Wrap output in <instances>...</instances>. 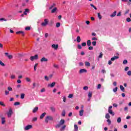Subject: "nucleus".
Wrapping results in <instances>:
<instances>
[{"label":"nucleus","instance_id":"nucleus-1","mask_svg":"<svg viewBox=\"0 0 131 131\" xmlns=\"http://www.w3.org/2000/svg\"><path fill=\"white\" fill-rule=\"evenodd\" d=\"M49 120L53 121V120H54V118H53V117L51 116H48L46 117V118L45 119L46 123H49Z\"/></svg>","mask_w":131,"mask_h":131},{"label":"nucleus","instance_id":"nucleus-2","mask_svg":"<svg viewBox=\"0 0 131 131\" xmlns=\"http://www.w3.org/2000/svg\"><path fill=\"white\" fill-rule=\"evenodd\" d=\"M37 59H38V55L37 54H36L33 56H31L30 58V60H31V61H34V60H37Z\"/></svg>","mask_w":131,"mask_h":131},{"label":"nucleus","instance_id":"nucleus-3","mask_svg":"<svg viewBox=\"0 0 131 131\" xmlns=\"http://www.w3.org/2000/svg\"><path fill=\"white\" fill-rule=\"evenodd\" d=\"M47 24H49V19H45L44 20V22L42 23L41 24V26L45 27V26H47Z\"/></svg>","mask_w":131,"mask_h":131},{"label":"nucleus","instance_id":"nucleus-4","mask_svg":"<svg viewBox=\"0 0 131 131\" xmlns=\"http://www.w3.org/2000/svg\"><path fill=\"white\" fill-rule=\"evenodd\" d=\"M32 128V125H28L26 126L24 128L25 130H29V129H31Z\"/></svg>","mask_w":131,"mask_h":131},{"label":"nucleus","instance_id":"nucleus-5","mask_svg":"<svg viewBox=\"0 0 131 131\" xmlns=\"http://www.w3.org/2000/svg\"><path fill=\"white\" fill-rule=\"evenodd\" d=\"M86 72H88V71H87L86 70L84 69H80V70H79V73L80 74H82V73H86Z\"/></svg>","mask_w":131,"mask_h":131},{"label":"nucleus","instance_id":"nucleus-6","mask_svg":"<svg viewBox=\"0 0 131 131\" xmlns=\"http://www.w3.org/2000/svg\"><path fill=\"white\" fill-rule=\"evenodd\" d=\"M12 114H13V111L12 110V108H10L7 113L8 117H11Z\"/></svg>","mask_w":131,"mask_h":131},{"label":"nucleus","instance_id":"nucleus-7","mask_svg":"<svg viewBox=\"0 0 131 131\" xmlns=\"http://www.w3.org/2000/svg\"><path fill=\"white\" fill-rule=\"evenodd\" d=\"M52 48L54 50H58V48H59V45L58 44L57 45L53 44L52 45Z\"/></svg>","mask_w":131,"mask_h":131},{"label":"nucleus","instance_id":"nucleus-8","mask_svg":"<svg viewBox=\"0 0 131 131\" xmlns=\"http://www.w3.org/2000/svg\"><path fill=\"white\" fill-rule=\"evenodd\" d=\"M16 34H21L22 36H24V35H25L24 32L23 31L16 32Z\"/></svg>","mask_w":131,"mask_h":131},{"label":"nucleus","instance_id":"nucleus-9","mask_svg":"<svg viewBox=\"0 0 131 131\" xmlns=\"http://www.w3.org/2000/svg\"><path fill=\"white\" fill-rule=\"evenodd\" d=\"M108 112L110 114L112 115V116H114V115H115V113L113 112V111H112V110H108Z\"/></svg>","mask_w":131,"mask_h":131},{"label":"nucleus","instance_id":"nucleus-10","mask_svg":"<svg viewBox=\"0 0 131 131\" xmlns=\"http://www.w3.org/2000/svg\"><path fill=\"white\" fill-rule=\"evenodd\" d=\"M48 58H46V57H42L41 59H40V62H48Z\"/></svg>","mask_w":131,"mask_h":131},{"label":"nucleus","instance_id":"nucleus-11","mask_svg":"<svg viewBox=\"0 0 131 131\" xmlns=\"http://www.w3.org/2000/svg\"><path fill=\"white\" fill-rule=\"evenodd\" d=\"M55 85H56V82H52L51 84H48V86L50 87V88H54V86H55Z\"/></svg>","mask_w":131,"mask_h":131},{"label":"nucleus","instance_id":"nucleus-12","mask_svg":"<svg viewBox=\"0 0 131 131\" xmlns=\"http://www.w3.org/2000/svg\"><path fill=\"white\" fill-rule=\"evenodd\" d=\"M1 119H2V124H5V123H6V118L2 117L1 118Z\"/></svg>","mask_w":131,"mask_h":131},{"label":"nucleus","instance_id":"nucleus-13","mask_svg":"<svg viewBox=\"0 0 131 131\" xmlns=\"http://www.w3.org/2000/svg\"><path fill=\"white\" fill-rule=\"evenodd\" d=\"M117 59H119V57L115 56L114 57H112V58L111 59V60H112V61H114V60H117Z\"/></svg>","mask_w":131,"mask_h":131},{"label":"nucleus","instance_id":"nucleus-14","mask_svg":"<svg viewBox=\"0 0 131 131\" xmlns=\"http://www.w3.org/2000/svg\"><path fill=\"white\" fill-rule=\"evenodd\" d=\"M57 10H58V8H57V7H55L54 8L52 11H51V13L52 14H54V13H56V12L57 11Z\"/></svg>","mask_w":131,"mask_h":131},{"label":"nucleus","instance_id":"nucleus-15","mask_svg":"<svg viewBox=\"0 0 131 131\" xmlns=\"http://www.w3.org/2000/svg\"><path fill=\"white\" fill-rule=\"evenodd\" d=\"M47 113H42L41 116H40V119H42V118H43V117H45V116H46Z\"/></svg>","mask_w":131,"mask_h":131},{"label":"nucleus","instance_id":"nucleus-16","mask_svg":"<svg viewBox=\"0 0 131 131\" xmlns=\"http://www.w3.org/2000/svg\"><path fill=\"white\" fill-rule=\"evenodd\" d=\"M65 123V120L64 119H61L59 121V124H61V125H63Z\"/></svg>","mask_w":131,"mask_h":131},{"label":"nucleus","instance_id":"nucleus-17","mask_svg":"<svg viewBox=\"0 0 131 131\" xmlns=\"http://www.w3.org/2000/svg\"><path fill=\"white\" fill-rule=\"evenodd\" d=\"M115 16H116V11H115L114 13L110 15L112 18H113V17H115Z\"/></svg>","mask_w":131,"mask_h":131},{"label":"nucleus","instance_id":"nucleus-18","mask_svg":"<svg viewBox=\"0 0 131 131\" xmlns=\"http://www.w3.org/2000/svg\"><path fill=\"white\" fill-rule=\"evenodd\" d=\"M91 45H92V42L91 41V40H88L87 41V46L88 47H91Z\"/></svg>","mask_w":131,"mask_h":131},{"label":"nucleus","instance_id":"nucleus-19","mask_svg":"<svg viewBox=\"0 0 131 131\" xmlns=\"http://www.w3.org/2000/svg\"><path fill=\"white\" fill-rule=\"evenodd\" d=\"M65 128H66V125H63V126H62L60 128L61 131H63L65 130Z\"/></svg>","mask_w":131,"mask_h":131},{"label":"nucleus","instance_id":"nucleus-20","mask_svg":"<svg viewBox=\"0 0 131 131\" xmlns=\"http://www.w3.org/2000/svg\"><path fill=\"white\" fill-rule=\"evenodd\" d=\"M38 110V107H35L33 110V113H35L36 111Z\"/></svg>","mask_w":131,"mask_h":131},{"label":"nucleus","instance_id":"nucleus-21","mask_svg":"<svg viewBox=\"0 0 131 131\" xmlns=\"http://www.w3.org/2000/svg\"><path fill=\"white\" fill-rule=\"evenodd\" d=\"M77 41L78 42H80V41L81 40V39L80 38V36H78L77 37Z\"/></svg>","mask_w":131,"mask_h":131},{"label":"nucleus","instance_id":"nucleus-22","mask_svg":"<svg viewBox=\"0 0 131 131\" xmlns=\"http://www.w3.org/2000/svg\"><path fill=\"white\" fill-rule=\"evenodd\" d=\"M0 106H3V107H6V104L3 101H0Z\"/></svg>","mask_w":131,"mask_h":131},{"label":"nucleus","instance_id":"nucleus-23","mask_svg":"<svg viewBox=\"0 0 131 131\" xmlns=\"http://www.w3.org/2000/svg\"><path fill=\"white\" fill-rule=\"evenodd\" d=\"M97 15L99 20H101L102 19V15H101V13L100 12L98 13Z\"/></svg>","mask_w":131,"mask_h":131},{"label":"nucleus","instance_id":"nucleus-24","mask_svg":"<svg viewBox=\"0 0 131 131\" xmlns=\"http://www.w3.org/2000/svg\"><path fill=\"white\" fill-rule=\"evenodd\" d=\"M54 7H56V4H55V3H54L52 5H51L49 7V10H52V9H53V8H54Z\"/></svg>","mask_w":131,"mask_h":131},{"label":"nucleus","instance_id":"nucleus-25","mask_svg":"<svg viewBox=\"0 0 131 131\" xmlns=\"http://www.w3.org/2000/svg\"><path fill=\"white\" fill-rule=\"evenodd\" d=\"M85 66H87L88 67H90V66H91V63H90L88 61H86V62H85Z\"/></svg>","mask_w":131,"mask_h":131},{"label":"nucleus","instance_id":"nucleus-26","mask_svg":"<svg viewBox=\"0 0 131 131\" xmlns=\"http://www.w3.org/2000/svg\"><path fill=\"white\" fill-rule=\"evenodd\" d=\"M120 89L122 92H124V87H123V86L122 85H120Z\"/></svg>","mask_w":131,"mask_h":131},{"label":"nucleus","instance_id":"nucleus-27","mask_svg":"<svg viewBox=\"0 0 131 131\" xmlns=\"http://www.w3.org/2000/svg\"><path fill=\"white\" fill-rule=\"evenodd\" d=\"M60 26H61V23H56V27H57V28H59V27H60Z\"/></svg>","mask_w":131,"mask_h":131},{"label":"nucleus","instance_id":"nucleus-28","mask_svg":"<svg viewBox=\"0 0 131 131\" xmlns=\"http://www.w3.org/2000/svg\"><path fill=\"white\" fill-rule=\"evenodd\" d=\"M79 115H80V116H82V115H83V110L80 111Z\"/></svg>","mask_w":131,"mask_h":131},{"label":"nucleus","instance_id":"nucleus-29","mask_svg":"<svg viewBox=\"0 0 131 131\" xmlns=\"http://www.w3.org/2000/svg\"><path fill=\"white\" fill-rule=\"evenodd\" d=\"M50 109L52 112H56V108H55V107H51Z\"/></svg>","mask_w":131,"mask_h":131},{"label":"nucleus","instance_id":"nucleus-30","mask_svg":"<svg viewBox=\"0 0 131 131\" xmlns=\"http://www.w3.org/2000/svg\"><path fill=\"white\" fill-rule=\"evenodd\" d=\"M61 125L62 124L59 123L55 126V127L56 128H59V127H61Z\"/></svg>","mask_w":131,"mask_h":131},{"label":"nucleus","instance_id":"nucleus-31","mask_svg":"<svg viewBox=\"0 0 131 131\" xmlns=\"http://www.w3.org/2000/svg\"><path fill=\"white\" fill-rule=\"evenodd\" d=\"M105 118H106V119H109L110 118V115H109V114H106L105 115Z\"/></svg>","mask_w":131,"mask_h":131},{"label":"nucleus","instance_id":"nucleus-32","mask_svg":"<svg viewBox=\"0 0 131 131\" xmlns=\"http://www.w3.org/2000/svg\"><path fill=\"white\" fill-rule=\"evenodd\" d=\"M25 97V94L24 93H23L20 95V99H24V97Z\"/></svg>","mask_w":131,"mask_h":131},{"label":"nucleus","instance_id":"nucleus-33","mask_svg":"<svg viewBox=\"0 0 131 131\" xmlns=\"http://www.w3.org/2000/svg\"><path fill=\"white\" fill-rule=\"evenodd\" d=\"M117 121L118 123H120V122H121V118L120 117L118 118Z\"/></svg>","mask_w":131,"mask_h":131},{"label":"nucleus","instance_id":"nucleus-34","mask_svg":"<svg viewBox=\"0 0 131 131\" xmlns=\"http://www.w3.org/2000/svg\"><path fill=\"white\" fill-rule=\"evenodd\" d=\"M45 80H47V81H49V80H50V78L48 77V76H45Z\"/></svg>","mask_w":131,"mask_h":131},{"label":"nucleus","instance_id":"nucleus-35","mask_svg":"<svg viewBox=\"0 0 131 131\" xmlns=\"http://www.w3.org/2000/svg\"><path fill=\"white\" fill-rule=\"evenodd\" d=\"M92 96H93V93L89 92V94H88L89 98H92Z\"/></svg>","mask_w":131,"mask_h":131},{"label":"nucleus","instance_id":"nucleus-36","mask_svg":"<svg viewBox=\"0 0 131 131\" xmlns=\"http://www.w3.org/2000/svg\"><path fill=\"white\" fill-rule=\"evenodd\" d=\"M37 65H38V63H37L34 66V71H36V67H37Z\"/></svg>","mask_w":131,"mask_h":131},{"label":"nucleus","instance_id":"nucleus-37","mask_svg":"<svg viewBox=\"0 0 131 131\" xmlns=\"http://www.w3.org/2000/svg\"><path fill=\"white\" fill-rule=\"evenodd\" d=\"M74 128H75V131L78 130V127L77 126V125H74Z\"/></svg>","mask_w":131,"mask_h":131},{"label":"nucleus","instance_id":"nucleus-38","mask_svg":"<svg viewBox=\"0 0 131 131\" xmlns=\"http://www.w3.org/2000/svg\"><path fill=\"white\" fill-rule=\"evenodd\" d=\"M0 65L1 66H3V67H5V66H6V64H5V63H4L3 62H2L1 60H0Z\"/></svg>","mask_w":131,"mask_h":131},{"label":"nucleus","instance_id":"nucleus-39","mask_svg":"<svg viewBox=\"0 0 131 131\" xmlns=\"http://www.w3.org/2000/svg\"><path fill=\"white\" fill-rule=\"evenodd\" d=\"M91 7H92V8H94V9H95L96 10V11H97V7H96V6H95V5H94L92 4H90Z\"/></svg>","mask_w":131,"mask_h":131},{"label":"nucleus","instance_id":"nucleus-40","mask_svg":"<svg viewBox=\"0 0 131 131\" xmlns=\"http://www.w3.org/2000/svg\"><path fill=\"white\" fill-rule=\"evenodd\" d=\"M91 7H92V8H94V9H95L96 10V11H97V7H96V6H95V5H94L92 4H90Z\"/></svg>","mask_w":131,"mask_h":131},{"label":"nucleus","instance_id":"nucleus-41","mask_svg":"<svg viewBox=\"0 0 131 131\" xmlns=\"http://www.w3.org/2000/svg\"><path fill=\"white\" fill-rule=\"evenodd\" d=\"M91 7H92V8H94V9H95L96 10V11H97V7H96V6H95V5H94L92 4H90Z\"/></svg>","mask_w":131,"mask_h":131},{"label":"nucleus","instance_id":"nucleus-42","mask_svg":"<svg viewBox=\"0 0 131 131\" xmlns=\"http://www.w3.org/2000/svg\"><path fill=\"white\" fill-rule=\"evenodd\" d=\"M123 64L124 65H125L126 64H127V60L125 59L123 61Z\"/></svg>","mask_w":131,"mask_h":131},{"label":"nucleus","instance_id":"nucleus-43","mask_svg":"<svg viewBox=\"0 0 131 131\" xmlns=\"http://www.w3.org/2000/svg\"><path fill=\"white\" fill-rule=\"evenodd\" d=\"M117 90H118V87H116L115 88H114L113 89L114 93H116L117 92Z\"/></svg>","mask_w":131,"mask_h":131},{"label":"nucleus","instance_id":"nucleus-44","mask_svg":"<svg viewBox=\"0 0 131 131\" xmlns=\"http://www.w3.org/2000/svg\"><path fill=\"white\" fill-rule=\"evenodd\" d=\"M8 91H9V92H12V91H13V88H12V87L11 86H8Z\"/></svg>","mask_w":131,"mask_h":131},{"label":"nucleus","instance_id":"nucleus-45","mask_svg":"<svg viewBox=\"0 0 131 131\" xmlns=\"http://www.w3.org/2000/svg\"><path fill=\"white\" fill-rule=\"evenodd\" d=\"M10 77L11 79H15L16 78V76H15V75H12Z\"/></svg>","mask_w":131,"mask_h":131},{"label":"nucleus","instance_id":"nucleus-46","mask_svg":"<svg viewBox=\"0 0 131 131\" xmlns=\"http://www.w3.org/2000/svg\"><path fill=\"white\" fill-rule=\"evenodd\" d=\"M102 88V85L101 84H98L97 86V90H100Z\"/></svg>","mask_w":131,"mask_h":131},{"label":"nucleus","instance_id":"nucleus-47","mask_svg":"<svg viewBox=\"0 0 131 131\" xmlns=\"http://www.w3.org/2000/svg\"><path fill=\"white\" fill-rule=\"evenodd\" d=\"M92 45H93V46H94V47H96V46H97V41H93V42H92Z\"/></svg>","mask_w":131,"mask_h":131},{"label":"nucleus","instance_id":"nucleus-48","mask_svg":"<svg viewBox=\"0 0 131 131\" xmlns=\"http://www.w3.org/2000/svg\"><path fill=\"white\" fill-rule=\"evenodd\" d=\"M103 57V53L100 52L99 54V56H98V58H102Z\"/></svg>","mask_w":131,"mask_h":131},{"label":"nucleus","instance_id":"nucleus-49","mask_svg":"<svg viewBox=\"0 0 131 131\" xmlns=\"http://www.w3.org/2000/svg\"><path fill=\"white\" fill-rule=\"evenodd\" d=\"M20 105V102H16L14 103V106H18Z\"/></svg>","mask_w":131,"mask_h":131},{"label":"nucleus","instance_id":"nucleus-50","mask_svg":"<svg viewBox=\"0 0 131 131\" xmlns=\"http://www.w3.org/2000/svg\"><path fill=\"white\" fill-rule=\"evenodd\" d=\"M8 59H13V55H8Z\"/></svg>","mask_w":131,"mask_h":131},{"label":"nucleus","instance_id":"nucleus-51","mask_svg":"<svg viewBox=\"0 0 131 131\" xmlns=\"http://www.w3.org/2000/svg\"><path fill=\"white\" fill-rule=\"evenodd\" d=\"M35 86H36V83L33 82V83L32 89H35Z\"/></svg>","mask_w":131,"mask_h":131},{"label":"nucleus","instance_id":"nucleus-52","mask_svg":"<svg viewBox=\"0 0 131 131\" xmlns=\"http://www.w3.org/2000/svg\"><path fill=\"white\" fill-rule=\"evenodd\" d=\"M66 115V112H65V111H63L62 113V116L64 117Z\"/></svg>","mask_w":131,"mask_h":131},{"label":"nucleus","instance_id":"nucleus-53","mask_svg":"<svg viewBox=\"0 0 131 131\" xmlns=\"http://www.w3.org/2000/svg\"><path fill=\"white\" fill-rule=\"evenodd\" d=\"M77 48H78V49H79V50H81V49H82V47H81V45H77Z\"/></svg>","mask_w":131,"mask_h":131},{"label":"nucleus","instance_id":"nucleus-54","mask_svg":"<svg viewBox=\"0 0 131 131\" xmlns=\"http://www.w3.org/2000/svg\"><path fill=\"white\" fill-rule=\"evenodd\" d=\"M107 122H108L109 125H110V124H111V120H110V119H108L107 120H106Z\"/></svg>","mask_w":131,"mask_h":131},{"label":"nucleus","instance_id":"nucleus-55","mask_svg":"<svg viewBox=\"0 0 131 131\" xmlns=\"http://www.w3.org/2000/svg\"><path fill=\"white\" fill-rule=\"evenodd\" d=\"M83 90H84L85 91H88V90H89V87H88L87 86H85L83 87Z\"/></svg>","mask_w":131,"mask_h":131},{"label":"nucleus","instance_id":"nucleus-56","mask_svg":"<svg viewBox=\"0 0 131 131\" xmlns=\"http://www.w3.org/2000/svg\"><path fill=\"white\" fill-rule=\"evenodd\" d=\"M81 46H82V47H85V46H86V43L85 42H82L81 43Z\"/></svg>","mask_w":131,"mask_h":131},{"label":"nucleus","instance_id":"nucleus-57","mask_svg":"<svg viewBox=\"0 0 131 131\" xmlns=\"http://www.w3.org/2000/svg\"><path fill=\"white\" fill-rule=\"evenodd\" d=\"M37 120V118L34 117L32 119V121H36Z\"/></svg>","mask_w":131,"mask_h":131},{"label":"nucleus","instance_id":"nucleus-58","mask_svg":"<svg viewBox=\"0 0 131 131\" xmlns=\"http://www.w3.org/2000/svg\"><path fill=\"white\" fill-rule=\"evenodd\" d=\"M127 75H128L129 76H130L131 75V71H128L127 72Z\"/></svg>","mask_w":131,"mask_h":131},{"label":"nucleus","instance_id":"nucleus-59","mask_svg":"<svg viewBox=\"0 0 131 131\" xmlns=\"http://www.w3.org/2000/svg\"><path fill=\"white\" fill-rule=\"evenodd\" d=\"M25 30H27V31L30 30V27H26Z\"/></svg>","mask_w":131,"mask_h":131},{"label":"nucleus","instance_id":"nucleus-60","mask_svg":"<svg viewBox=\"0 0 131 131\" xmlns=\"http://www.w3.org/2000/svg\"><path fill=\"white\" fill-rule=\"evenodd\" d=\"M126 21H127V22H130V21H131L130 18L127 17L126 18Z\"/></svg>","mask_w":131,"mask_h":131},{"label":"nucleus","instance_id":"nucleus-61","mask_svg":"<svg viewBox=\"0 0 131 131\" xmlns=\"http://www.w3.org/2000/svg\"><path fill=\"white\" fill-rule=\"evenodd\" d=\"M26 80L28 81V82H29L30 81V78L27 77L26 78Z\"/></svg>","mask_w":131,"mask_h":131},{"label":"nucleus","instance_id":"nucleus-62","mask_svg":"<svg viewBox=\"0 0 131 131\" xmlns=\"http://www.w3.org/2000/svg\"><path fill=\"white\" fill-rule=\"evenodd\" d=\"M0 21H7V20L5 18H0Z\"/></svg>","mask_w":131,"mask_h":131},{"label":"nucleus","instance_id":"nucleus-63","mask_svg":"<svg viewBox=\"0 0 131 131\" xmlns=\"http://www.w3.org/2000/svg\"><path fill=\"white\" fill-rule=\"evenodd\" d=\"M9 94H10V92L8 91H5V95L6 96H7V95H9Z\"/></svg>","mask_w":131,"mask_h":131},{"label":"nucleus","instance_id":"nucleus-64","mask_svg":"<svg viewBox=\"0 0 131 131\" xmlns=\"http://www.w3.org/2000/svg\"><path fill=\"white\" fill-rule=\"evenodd\" d=\"M73 97V94H70L68 96V98H72Z\"/></svg>","mask_w":131,"mask_h":131}]
</instances>
